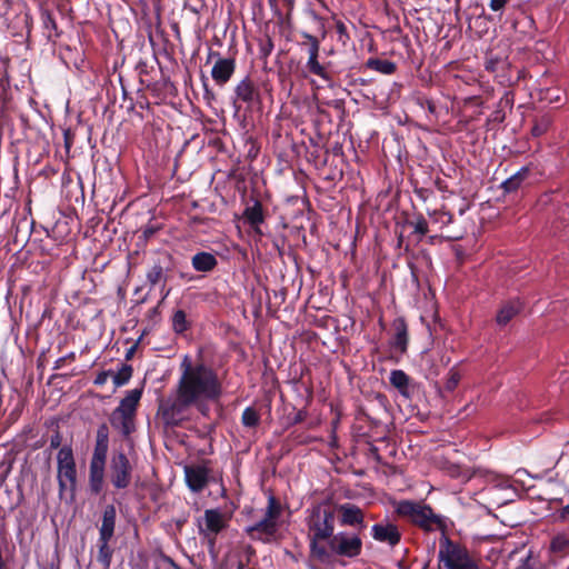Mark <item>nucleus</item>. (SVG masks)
Masks as SVG:
<instances>
[{
	"label": "nucleus",
	"instance_id": "nucleus-24",
	"mask_svg": "<svg viewBox=\"0 0 569 569\" xmlns=\"http://www.w3.org/2000/svg\"><path fill=\"white\" fill-rule=\"evenodd\" d=\"M191 266L198 272H211L218 266L214 254L207 251H199L191 257Z\"/></svg>",
	"mask_w": 569,
	"mask_h": 569
},
{
	"label": "nucleus",
	"instance_id": "nucleus-32",
	"mask_svg": "<svg viewBox=\"0 0 569 569\" xmlns=\"http://www.w3.org/2000/svg\"><path fill=\"white\" fill-rule=\"evenodd\" d=\"M550 551L559 557H563L569 553V537L560 533L555 536L550 541Z\"/></svg>",
	"mask_w": 569,
	"mask_h": 569
},
{
	"label": "nucleus",
	"instance_id": "nucleus-43",
	"mask_svg": "<svg viewBox=\"0 0 569 569\" xmlns=\"http://www.w3.org/2000/svg\"><path fill=\"white\" fill-rule=\"evenodd\" d=\"M41 18H42L43 27L47 30H54V31H57L58 26H57L56 19H54L53 14L49 10L43 11L41 13Z\"/></svg>",
	"mask_w": 569,
	"mask_h": 569
},
{
	"label": "nucleus",
	"instance_id": "nucleus-38",
	"mask_svg": "<svg viewBox=\"0 0 569 569\" xmlns=\"http://www.w3.org/2000/svg\"><path fill=\"white\" fill-rule=\"evenodd\" d=\"M108 450H109V442H96L91 460L99 461L101 463H106Z\"/></svg>",
	"mask_w": 569,
	"mask_h": 569
},
{
	"label": "nucleus",
	"instance_id": "nucleus-35",
	"mask_svg": "<svg viewBox=\"0 0 569 569\" xmlns=\"http://www.w3.org/2000/svg\"><path fill=\"white\" fill-rule=\"evenodd\" d=\"M551 123H552L551 118L547 114L536 118L533 126L531 128L532 136L540 137V136L545 134L551 127Z\"/></svg>",
	"mask_w": 569,
	"mask_h": 569
},
{
	"label": "nucleus",
	"instance_id": "nucleus-56",
	"mask_svg": "<svg viewBox=\"0 0 569 569\" xmlns=\"http://www.w3.org/2000/svg\"><path fill=\"white\" fill-rule=\"evenodd\" d=\"M170 291H171V289L167 288L166 282H163V284L161 287L162 300H164L170 295Z\"/></svg>",
	"mask_w": 569,
	"mask_h": 569
},
{
	"label": "nucleus",
	"instance_id": "nucleus-42",
	"mask_svg": "<svg viewBox=\"0 0 569 569\" xmlns=\"http://www.w3.org/2000/svg\"><path fill=\"white\" fill-rule=\"evenodd\" d=\"M159 230V224H147L141 230V236H139V240H141L143 243H147Z\"/></svg>",
	"mask_w": 569,
	"mask_h": 569
},
{
	"label": "nucleus",
	"instance_id": "nucleus-37",
	"mask_svg": "<svg viewBox=\"0 0 569 569\" xmlns=\"http://www.w3.org/2000/svg\"><path fill=\"white\" fill-rule=\"evenodd\" d=\"M460 380H461V375L458 371L457 367L455 366L449 370V372L447 375V379H446L445 386H443L445 391L453 392L457 389Z\"/></svg>",
	"mask_w": 569,
	"mask_h": 569
},
{
	"label": "nucleus",
	"instance_id": "nucleus-15",
	"mask_svg": "<svg viewBox=\"0 0 569 569\" xmlns=\"http://www.w3.org/2000/svg\"><path fill=\"white\" fill-rule=\"evenodd\" d=\"M371 536L373 540L390 547L397 546L401 540L398 526L389 521L375 523L371 527Z\"/></svg>",
	"mask_w": 569,
	"mask_h": 569
},
{
	"label": "nucleus",
	"instance_id": "nucleus-31",
	"mask_svg": "<svg viewBox=\"0 0 569 569\" xmlns=\"http://www.w3.org/2000/svg\"><path fill=\"white\" fill-rule=\"evenodd\" d=\"M171 328L174 333L182 335L191 328V322L187 319V313L182 309H178L171 317Z\"/></svg>",
	"mask_w": 569,
	"mask_h": 569
},
{
	"label": "nucleus",
	"instance_id": "nucleus-57",
	"mask_svg": "<svg viewBox=\"0 0 569 569\" xmlns=\"http://www.w3.org/2000/svg\"><path fill=\"white\" fill-rule=\"evenodd\" d=\"M427 109L430 113L436 112V104L431 100H426Z\"/></svg>",
	"mask_w": 569,
	"mask_h": 569
},
{
	"label": "nucleus",
	"instance_id": "nucleus-55",
	"mask_svg": "<svg viewBox=\"0 0 569 569\" xmlns=\"http://www.w3.org/2000/svg\"><path fill=\"white\" fill-rule=\"evenodd\" d=\"M186 522H187V518H184V517L183 518H178V519L174 520V525H176V527H177V529L179 531L183 528Z\"/></svg>",
	"mask_w": 569,
	"mask_h": 569
},
{
	"label": "nucleus",
	"instance_id": "nucleus-21",
	"mask_svg": "<svg viewBox=\"0 0 569 569\" xmlns=\"http://www.w3.org/2000/svg\"><path fill=\"white\" fill-rule=\"evenodd\" d=\"M523 309V303L519 299H512L505 302L497 312L496 321L500 327L507 326Z\"/></svg>",
	"mask_w": 569,
	"mask_h": 569
},
{
	"label": "nucleus",
	"instance_id": "nucleus-63",
	"mask_svg": "<svg viewBox=\"0 0 569 569\" xmlns=\"http://www.w3.org/2000/svg\"><path fill=\"white\" fill-rule=\"evenodd\" d=\"M134 352V347H131L126 355V359L129 360Z\"/></svg>",
	"mask_w": 569,
	"mask_h": 569
},
{
	"label": "nucleus",
	"instance_id": "nucleus-7",
	"mask_svg": "<svg viewBox=\"0 0 569 569\" xmlns=\"http://www.w3.org/2000/svg\"><path fill=\"white\" fill-rule=\"evenodd\" d=\"M231 100L236 112L240 111L242 103L246 104L247 110L251 111L261 106L260 90L254 81L247 76L236 84Z\"/></svg>",
	"mask_w": 569,
	"mask_h": 569
},
{
	"label": "nucleus",
	"instance_id": "nucleus-54",
	"mask_svg": "<svg viewBox=\"0 0 569 569\" xmlns=\"http://www.w3.org/2000/svg\"><path fill=\"white\" fill-rule=\"evenodd\" d=\"M513 103V97L511 92H506L505 96L500 99L499 104L500 106H512Z\"/></svg>",
	"mask_w": 569,
	"mask_h": 569
},
{
	"label": "nucleus",
	"instance_id": "nucleus-20",
	"mask_svg": "<svg viewBox=\"0 0 569 569\" xmlns=\"http://www.w3.org/2000/svg\"><path fill=\"white\" fill-rule=\"evenodd\" d=\"M134 417L121 410H113L109 417L110 425L120 431L123 437H129L136 430Z\"/></svg>",
	"mask_w": 569,
	"mask_h": 569
},
{
	"label": "nucleus",
	"instance_id": "nucleus-51",
	"mask_svg": "<svg viewBox=\"0 0 569 569\" xmlns=\"http://www.w3.org/2000/svg\"><path fill=\"white\" fill-rule=\"evenodd\" d=\"M112 375V371L111 370H108V371H101L97 375L96 379H94V385L96 386H103L108 378Z\"/></svg>",
	"mask_w": 569,
	"mask_h": 569
},
{
	"label": "nucleus",
	"instance_id": "nucleus-9",
	"mask_svg": "<svg viewBox=\"0 0 569 569\" xmlns=\"http://www.w3.org/2000/svg\"><path fill=\"white\" fill-rule=\"evenodd\" d=\"M301 37L306 39L301 44L307 48L308 60L306 63L307 70L315 76L320 77L322 80L327 82L332 81V76L327 70L325 64H321L318 60L319 51H320V41L317 37L308 33L301 32Z\"/></svg>",
	"mask_w": 569,
	"mask_h": 569
},
{
	"label": "nucleus",
	"instance_id": "nucleus-58",
	"mask_svg": "<svg viewBox=\"0 0 569 569\" xmlns=\"http://www.w3.org/2000/svg\"><path fill=\"white\" fill-rule=\"evenodd\" d=\"M403 242H405V237H403V232L400 231L397 236V246L399 248H402L403 247Z\"/></svg>",
	"mask_w": 569,
	"mask_h": 569
},
{
	"label": "nucleus",
	"instance_id": "nucleus-27",
	"mask_svg": "<svg viewBox=\"0 0 569 569\" xmlns=\"http://www.w3.org/2000/svg\"><path fill=\"white\" fill-rule=\"evenodd\" d=\"M280 2L282 8H278L277 3L276 8H272L273 14L280 24L289 26L292 21L296 0H280Z\"/></svg>",
	"mask_w": 569,
	"mask_h": 569
},
{
	"label": "nucleus",
	"instance_id": "nucleus-50",
	"mask_svg": "<svg viewBox=\"0 0 569 569\" xmlns=\"http://www.w3.org/2000/svg\"><path fill=\"white\" fill-rule=\"evenodd\" d=\"M62 443V435L59 430H56L54 433L50 437V449H58Z\"/></svg>",
	"mask_w": 569,
	"mask_h": 569
},
{
	"label": "nucleus",
	"instance_id": "nucleus-4",
	"mask_svg": "<svg viewBox=\"0 0 569 569\" xmlns=\"http://www.w3.org/2000/svg\"><path fill=\"white\" fill-rule=\"evenodd\" d=\"M396 513L425 532L439 530L442 535H446V518L436 513L429 505L411 500H401L396 507Z\"/></svg>",
	"mask_w": 569,
	"mask_h": 569
},
{
	"label": "nucleus",
	"instance_id": "nucleus-19",
	"mask_svg": "<svg viewBox=\"0 0 569 569\" xmlns=\"http://www.w3.org/2000/svg\"><path fill=\"white\" fill-rule=\"evenodd\" d=\"M531 174V168L529 166H525L520 168L516 173L509 177L501 183V189L505 193H513L518 190L529 186L530 182L529 177Z\"/></svg>",
	"mask_w": 569,
	"mask_h": 569
},
{
	"label": "nucleus",
	"instance_id": "nucleus-62",
	"mask_svg": "<svg viewBox=\"0 0 569 569\" xmlns=\"http://www.w3.org/2000/svg\"><path fill=\"white\" fill-rule=\"evenodd\" d=\"M6 533V522L4 520H0V535Z\"/></svg>",
	"mask_w": 569,
	"mask_h": 569
},
{
	"label": "nucleus",
	"instance_id": "nucleus-46",
	"mask_svg": "<svg viewBox=\"0 0 569 569\" xmlns=\"http://www.w3.org/2000/svg\"><path fill=\"white\" fill-rule=\"evenodd\" d=\"M555 517L560 522H569V503L557 510Z\"/></svg>",
	"mask_w": 569,
	"mask_h": 569
},
{
	"label": "nucleus",
	"instance_id": "nucleus-25",
	"mask_svg": "<svg viewBox=\"0 0 569 569\" xmlns=\"http://www.w3.org/2000/svg\"><path fill=\"white\" fill-rule=\"evenodd\" d=\"M142 388H134L127 392L126 397L121 399L119 406L114 410H121L122 412L136 418L137 409L142 397Z\"/></svg>",
	"mask_w": 569,
	"mask_h": 569
},
{
	"label": "nucleus",
	"instance_id": "nucleus-18",
	"mask_svg": "<svg viewBox=\"0 0 569 569\" xmlns=\"http://www.w3.org/2000/svg\"><path fill=\"white\" fill-rule=\"evenodd\" d=\"M393 337L391 346L401 353L407 352L409 343L408 325L403 317H398L392 321Z\"/></svg>",
	"mask_w": 569,
	"mask_h": 569
},
{
	"label": "nucleus",
	"instance_id": "nucleus-8",
	"mask_svg": "<svg viewBox=\"0 0 569 569\" xmlns=\"http://www.w3.org/2000/svg\"><path fill=\"white\" fill-rule=\"evenodd\" d=\"M109 472L110 482L116 489L121 490L130 486L133 467L122 450L112 453Z\"/></svg>",
	"mask_w": 569,
	"mask_h": 569
},
{
	"label": "nucleus",
	"instance_id": "nucleus-53",
	"mask_svg": "<svg viewBox=\"0 0 569 569\" xmlns=\"http://www.w3.org/2000/svg\"><path fill=\"white\" fill-rule=\"evenodd\" d=\"M308 417V411L306 409H301L297 411V413L291 419V425H298L303 422Z\"/></svg>",
	"mask_w": 569,
	"mask_h": 569
},
{
	"label": "nucleus",
	"instance_id": "nucleus-12",
	"mask_svg": "<svg viewBox=\"0 0 569 569\" xmlns=\"http://www.w3.org/2000/svg\"><path fill=\"white\" fill-rule=\"evenodd\" d=\"M242 218L250 229L259 237L263 236L261 224L266 221L267 211L260 199L251 197L250 202L246 206Z\"/></svg>",
	"mask_w": 569,
	"mask_h": 569
},
{
	"label": "nucleus",
	"instance_id": "nucleus-11",
	"mask_svg": "<svg viewBox=\"0 0 569 569\" xmlns=\"http://www.w3.org/2000/svg\"><path fill=\"white\" fill-rule=\"evenodd\" d=\"M184 480L187 487L194 493L201 492L209 482L217 481L207 463L186 466Z\"/></svg>",
	"mask_w": 569,
	"mask_h": 569
},
{
	"label": "nucleus",
	"instance_id": "nucleus-44",
	"mask_svg": "<svg viewBox=\"0 0 569 569\" xmlns=\"http://www.w3.org/2000/svg\"><path fill=\"white\" fill-rule=\"evenodd\" d=\"M207 541V547L210 556L216 558L218 556L217 551V537L218 536H200Z\"/></svg>",
	"mask_w": 569,
	"mask_h": 569
},
{
	"label": "nucleus",
	"instance_id": "nucleus-23",
	"mask_svg": "<svg viewBox=\"0 0 569 569\" xmlns=\"http://www.w3.org/2000/svg\"><path fill=\"white\" fill-rule=\"evenodd\" d=\"M117 510L114 505H107L103 509L101 517V525L99 527V537L112 539L116 529Z\"/></svg>",
	"mask_w": 569,
	"mask_h": 569
},
{
	"label": "nucleus",
	"instance_id": "nucleus-13",
	"mask_svg": "<svg viewBox=\"0 0 569 569\" xmlns=\"http://www.w3.org/2000/svg\"><path fill=\"white\" fill-rule=\"evenodd\" d=\"M341 526H349L361 531L366 528L365 512L355 503L346 502L335 506Z\"/></svg>",
	"mask_w": 569,
	"mask_h": 569
},
{
	"label": "nucleus",
	"instance_id": "nucleus-1",
	"mask_svg": "<svg viewBox=\"0 0 569 569\" xmlns=\"http://www.w3.org/2000/svg\"><path fill=\"white\" fill-rule=\"evenodd\" d=\"M181 375L176 386V397L159 402L158 416L167 429L180 427L186 411L196 407L201 413L208 410V401H218L223 395L218 371L203 361L193 362L187 355L180 363Z\"/></svg>",
	"mask_w": 569,
	"mask_h": 569
},
{
	"label": "nucleus",
	"instance_id": "nucleus-28",
	"mask_svg": "<svg viewBox=\"0 0 569 569\" xmlns=\"http://www.w3.org/2000/svg\"><path fill=\"white\" fill-rule=\"evenodd\" d=\"M166 269L163 260L159 259L156 261L146 273L147 282L151 287H154L161 281L167 282Z\"/></svg>",
	"mask_w": 569,
	"mask_h": 569
},
{
	"label": "nucleus",
	"instance_id": "nucleus-39",
	"mask_svg": "<svg viewBox=\"0 0 569 569\" xmlns=\"http://www.w3.org/2000/svg\"><path fill=\"white\" fill-rule=\"evenodd\" d=\"M274 48L273 40L269 34L259 40V56L261 59H267Z\"/></svg>",
	"mask_w": 569,
	"mask_h": 569
},
{
	"label": "nucleus",
	"instance_id": "nucleus-34",
	"mask_svg": "<svg viewBox=\"0 0 569 569\" xmlns=\"http://www.w3.org/2000/svg\"><path fill=\"white\" fill-rule=\"evenodd\" d=\"M241 423L246 428H256L260 423V415L253 407H247L241 415Z\"/></svg>",
	"mask_w": 569,
	"mask_h": 569
},
{
	"label": "nucleus",
	"instance_id": "nucleus-59",
	"mask_svg": "<svg viewBox=\"0 0 569 569\" xmlns=\"http://www.w3.org/2000/svg\"><path fill=\"white\" fill-rule=\"evenodd\" d=\"M146 68H147V64L144 62H139V64L137 66V69L139 70V74H142L143 72H146Z\"/></svg>",
	"mask_w": 569,
	"mask_h": 569
},
{
	"label": "nucleus",
	"instance_id": "nucleus-29",
	"mask_svg": "<svg viewBox=\"0 0 569 569\" xmlns=\"http://www.w3.org/2000/svg\"><path fill=\"white\" fill-rule=\"evenodd\" d=\"M365 67L367 69L380 72L382 74H393L397 70V64L393 61L379 58H369Z\"/></svg>",
	"mask_w": 569,
	"mask_h": 569
},
{
	"label": "nucleus",
	"instance_id": "nucleus-41",
	"mask_svg": "<svg viewBox=\"0 0 569 569\" xmlns=\"http://www.w3.org/2000/svg\"><path fill=\"white\" fill-rule=\"evenodd\" d=\"M335 28L338 34V41L341 42L342 46H346L347 42L350 40L347 26L341 20H338L336 21Z\"/></svg>",
	"mask_w": 569,
	"mask_h": 569
},
{
	"label": "nucleus",
	"instance_id": "nucleus-40",
	"mask_svg": "<svg viewBox=\"0 0 569 569\" xmlns=\"http://www.w3.org/2000/svg\"><path fill=\"white\" fill-rule=\"evenodd\" d=\"M430 217L435 222L440 223L442 227L448 226L453 220V216L446 210H436L430 214Z\"/></svg>",
	"mask_w": 569,
	"mask_h": 569
},
{
	"label": "nucleus",
	"instance_id": "nucleus-60",
	"mask_svg": "<svg viewBox=\"0 0 569 569\" xmlns=\"http://www.w3.org/2000/svg\"><path fill=\"white\" fill-rule=\"evenodd\" d=\"M486 70H489V71L495 70V62L492 60H489L486 62Z\"/></svg>",
	"mask_w": 569,
	"mask_h": 569
},
{
	"label": "nucleus",
	"instance_id": "nucleus-10",
	"mask_svg": "<svg viewBox=\"0 0 569 569\" xmlns=\"http://www.w3.org/2000/svg\"><path fill=\"white\" fill-rule=\"evenodd\" d=\"M229 520L220 509H206L203 520L198 521L199 536H218L228 528Z\"/></svg>",
	"mask_w": 569,
	"mask_h": 569
},
{
	"label": "nucleus",
	"instance_id": "nucleus-36",
	"mask_svg": "<svg viewBox=\"0 0 569 569\" xmlns=\"http://www.w3.org/2000/svg\"><path fill=\"white\" fill-rule=\"evenodd\" d=\"M132 366L123 363L121 368L118 370V372L113 375L114 386L118 388L127 385L132 377Z\"/></svg>",
	"mask_w": 569,
	"mask_h": 569
},
{
	"label": "nucleus",
	"instance_id": "nucleus-64",
	"mask_svg": "<svg viewBox=\"0 0 569 569\" xmlns=\"http://www.w3.org/2000/svg\"><path fill=\"white\" fill-rule=\"evenodd\" d=\"M18 529H19V532L21 533L27 529V525H22L21 522H19Z\"/></svg>",
	"mask_w": 569,
	"mask_h": 569
},
{
	"label": "nucleus",
	"instance_id": "nucleus-30",
	"mask_svg": "<svg viewBox=\"0 0 569 569\" xmlns=\"http://www.w3.org/2000/svg\"><path fill=\"white\" fill-rule=\"evenodd\" d=\"M406 226L412 228V233L417 234L419 240L429 231L428 221L421 213H416L412 218H407L403 222V227Z\"/></svg>",
	"mask_w": 569,
	"mask_h": 569
},
{
	"label": "nucleus",
	"instance_id": "nucleus-33",
	"mask_svg": "<svg viewBox=\"0 0 569 569\" xmlns=\"http://www.w3.org/2000/svg\"><path fill=\"white\" fill-rule=\"evenodd\" d=\"M281 512H282V506H281L280 501L274 496H270L268 498V505H267L263 517H266L267 519H269L270 521H272L274 523H279V518L281 516Z\"/></svg>",
	"mask_w": 569,
	"mask_h": 569
},
{
	"label": "nucleus",
	"instance_id": "nucleus-14",
	"mask_svg": "<svg viewBox=\"0 0 569 569\" xmlns=\"http://www.w3.org/2000/svg\"><path fill=\"white\" fill-rule=\"evenodd\" d=\"M389 381L399 395L409 401L413 399L419 388V385L401 369L391 370Z\"/></svg>",
	"mask_w": 569,
	"mask_h": 569
},
{
	"label": "nucleus",
	"instance_id": "nucleus-61",
	"mask_svg": "<svg viewBox=\"0 0 569 569\" xmlns=\"http://www.w3.org/2000/svg\"><path fill=\"white\" fill-rule=\"evenodd\" d=\"M495 113H496L495 120L502 121L505 119V114L501 111L498 110Z\"/></svg>",
	"mask_w": 569,
	"mask_h": 569
},
{
	"label": "nucleus",
	"instance_id": "nucleus-52",
	"mask_svg": "<svg viewBox=\"0 0 569 569\" xmlns=\"http://www.w3.org/2000/svg\"><path fill=\"white\" fill-rule=\"evenodd\" d=\"M518 569H542V568L532 558H527L525 561H522V563L518 567Z\"/></svg>",
	"mask_w": 569,
	"mask_h": 569
},
{
	"label": "nucleus",
	"instance_id": "nucleus-6",
	"mask_svg": "<svg viewBox=\"0 0 569 569\" xmlns=\"http://www.w3.org/2000/svg\"><path fill=\"white\" fill-rule=\"evenodd\" d=\"M57 480L60 498L69 492L70 500H73L77 491V465L71 445H64L58 451Z\"/></svg>",
	"mask_w": 569,
	"mask_h": 569
},
{
	"label": "nucleus",
	"instance_id": "nucleus-5",
	"mask_svg": "<svg viewBox=\"0 0 569 569\" xmlns=\"http://www.w3.org/2000/svg\"><path fill=\"white\" fill-rule=\"evenodd\" d=\"M439 569H479L478 561L461 543L442 535L439 540Z\"/></svg>",
	"mask_w": 569,
	"mask_h": 569
},
{
	"label": "nucleus",
	"instance_id": "nucleus-45",
	"mask_svg": "<svg viewBox=\"0 0 569 569\" xmlns=\"http://www.w3.org/2000/svg\"><path fill=\"white\" fill-rule=\"evenodd\" d=\"M96 442H109V428L106 423L98 427Z\"/></svg>",
	"mask_w": 569,
	"mask_h": 569
},
{
	"label": "nucleus",
	"instance_id": "nucleus-17",
	"mask_svg": "<svg viewBox=\"0 0 569 569\" xmlns=\"http://www.w3.org/2000/svg\"><path fill=\"white\" fill-rule=\"evenodd\" d=\"M236 70V61L232 58H219L211 70V77L216 84L222 87L232 77Z\"/></svg>",
	"mask_w": 569,
	"mask_h": 569
},
{
	"label": "nucleus",
	"instance_id": "nucleus-2",
	"mask_svg": "<svg viewBox=\"0 0 569 569\" xmlns=\"http://www.w3.org/2000/svg\"><path fill=\"white\" fill-rule=\"evenodd\" d=\"M362 539L357 532L339 531L333 533L311 560L308 569H336L346 566L348 560L362 552Z\"/></svg>",
	"mask_w": 569,
	"mask_h": 569
},
{
	"label": "nucleus",
	"instance_id": "nucleus-3",
	"mask_svg": "<svg viewBox=\"0 0 569 569\" xmlns=\"http://www.w3.org/2000/svg\"><path fill=\"white\" fill-rule=\"evenodd\" d=\"M336 507L329 500L313 506L306 519L309 545L308 560H311L321 547L335 533Z\"/></svg>",
	"mask_w": 569,
	"mask_h": 569
},
{
	"label": "nucleus",
	"instance_id": "nucleus-26",
	"mask_svg": "<svg viewBox=\"0 0 569 569\" xmlns=\"http://www.w3.org/2000/svg\"><path fill=\"white\" fill-rule=\"evenodd\" d=\"M111 539L99 537L97 561L101 569H109L112 560L113 550L109 546Z\"/></svg>",
	"mask_w": 569,
	"mask_h": 569
},
{
	"label": "nucleus",
	"instance_id": "nucleus-47",
	"mask_svg": "<svg viewBox=\"0 0 569 569\" xmlns=\"http://www.w3.org/2000/svg\"><path fill=\"white\" fill-rule=\"evenodd\" d=\"M160 561L170 569H182L170 556L161 552L159 557Z\"/></svg>",
	"mask_w": 569,
	"mask_h": 569
},
{
	"label": "nucleus",
	"instance_id": "nucleus-22",
	"mask_svg": "<svg viewBox=\"0 0 569 569\" xmlns=\"http://www.w3.org/2000/svg\"><path fill=\"white\" fill-rule=\"evenodd\" d=\"M106 463L90 460L89 463V490L92 495H99L103 489Z\"/></svg>",
	"mask_w": 569,
	"mask_h": 569
},
{
	"label": "nucleus",
	"instance_id": "nucleus-48",
	"mask_svg": "<svg viewBox=\"0 0 569 569\" xmlns=\"http://www.w3.org/2000/svg\"><path fill=\"white\" fill-rule=\"evenodd\" d=\"M510 0H490L489 8L495 12H501Z\"/></svg>",
	"mask_w": 569,
	"mask_h": 569
},
{
	"label": "nucleus",
	"instance_id": "nucleus-49",
	"mask_svg": "<svg viewBox=\"0 0 569 569\" xmlns=\"http://www.w3.org/2000/svg\"><path fill=\"white\" fill-rule=\"evenodd\" d=\"M74 359H76V355H74V352H70V353H68L67 356H64V357H61V358L57 359V360L54 361L53 369H54V370H58V369H60V368H62V367L64 366V363H66V361H67V360L74 361Z\"/></svg>",
	"mask_w": 569,
	"mask_h": 569
},
{
	"label": "nucleus",
	"instance_id": "nucleus-16",
	"mask_svg": "<svg viewBox=\"0 0 569 569\" xmlns=\"http://www.w3.org/2000/svg\"><path fill=\"white\" fill-rule=\"evenodd\" d=\"M279 530V523H274L263 517L261 520L246 528L247 535L252 540L270 542Z\"/></svg>",
	"mask_w": 569,
	"mask_h": 569
}]
</instances>
